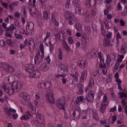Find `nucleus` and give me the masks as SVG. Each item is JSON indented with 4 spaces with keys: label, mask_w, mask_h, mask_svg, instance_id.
I'll list each match as a JSON object with an SVG mask.
<instances>
[{
    "label": "nucleus",
    "mask_w": 127,
    "mask_h": 127,
    "mask_svg": "<svg viewBox=\"0 0 127 127\" xmlns=\"http://www.w3.org/2000/svg\"><path fill=\"white\" fill-rule=\"evenodd\" d=\"M4 68L6 72L9 73L10 74H11V73H13V72L15 71V68L13 67L12 66L9 64H5Z\"/></svg>",
    "instance_id": "6e6552de"
},
{
    "label": "nucleus",
    "mask_w": 127,
    "mask_h": 127,
    "mask_svg": "<svg viewBox=\"0 0 127 127\" xmlns=\"http://www.w3.org/2000/svg\"><path fill=\"white\" fill-rule=\"evenodd\" d=\"M4 112H5V114L7 115L9 117H10L11 116V112L10 111V109H7L6 108H4Z\"/></svg>",
    "instance_id": "a18cd8bd"
},
{
    "label": "nucleus",
    "mask_w": 127,
    "mask_h": 127,
    "mask_svg": "<svg viewBox=\"0 0 127 127\" xmlns=\"http://www.w3.org/2000/svg\"><path fill=\"white\" fill-rule=\"evenodd\" d=\"M87 73L86 70H84L82 73L81 76L80 78V82H82V83L84 82V81L86 80V79H87Z\"/></svg>",
    "instance_id": "6ab92c4d"
},
{
    "label": "nucleus",
    "mask_w": 127,
    "mask_h": 127,
    "mask_svg": "<svg viewBox=\"0 0 127 127\" xmlns=\"http://www.w3.org/2000/svg\"><path fill=\"white\" fill-rule=\"evenodd\" d=\"M14 35H15V38H16V39H23L22 35H21L19 34L15 33Z\"/></svg>",
    "instance_id": "3c124183"
},
{
    "label": "nucleus",
    "mask_w": 127,
    "mask_h": 127,
    "mask_svg": "<svg viewBox=\"0 0 127 127\" xmlns=\"http://www.w3.org/2000/svg\"><path fill=\"white\" fill-rule=\"evenodd\" d=\"M97 54H98L97 51L92 50L91 53L88 54V56L90 58H96L97 57Z\"/></svg>",
    "instance_id": "b1692460"
},
{
    "label": "nucleus",
    "mask_w": 127,
    "mask_h": 127,
    "mask_svg": "<svg viewBox=\"0 0 127 127\" xmlns=\"http://www.w3.org/2000/svg\"><path fill=\"white\" fill-rule=\"evenodd\" d=\"M20 119L22 120H24V121H26V120H29V118L26 115V114H25L20 118Z\"/></svg>",
    "instance_id": "052dcab7"
},
{
    "label": "nucleus",
    "mask_w": 127,
    "mask_h": 127,
    "mask_svg": "<svg viewBox=\"0 0 127 127\" xmlns=\"http://www.w3.org/2000/svg\"><path fill=\"white\" fill-rule=\"evenodd\" d=\"M77 87L78 88V91L77 92L78 95H82L84 93V90H83V88H84V85L83 84L79 83H78Z\"/></svg>",
    "instance_id": "f3484780"
},
{
    "label": "nucleus",
    "mask_w": 127,
    "mask_h": 127,
    "mask_svg": "<svg viewBox=\"0 0 127 127\" xmlns=\"http://www.w3.org/2000/svg\"><path fill=\"white\" fill-rule=\"evenodd\" d=\"M6 42L7 45H8V46H10V47H14V42H13V41H12V40H11V39H7L6 40Z\"/></svg>",
    "instance_id": "2f4dec72"
},
{
    "label": "nucleus",
    "mask_w": 127,
    "mask_h": 127,
    "mask_svg": "<svg viewBox=\"0 0 127 127\" xmlns=\"http://www.w3.org/2000/svg\"><path fill=\"white\" fill-rule=\"evenodd\" d=\"M29 51L31 53H33V52L34 51V49H35V46H29Z\"/></svg>",
    "instance_id": "5fc2aeb1"
},
{
    "label": "nucleus",
    "mask_w": 127,
    "mask_h": 127,
    "mask_svg": "<svg viewBox=\"0 0 127 127\" xmlns=\"http://www.w3.org/2000/svg\"><path fill=\"white\" fill-rule=\"evenodd\" d=\"M30 15L31 16H33V17H36V15L37 14H36V12H35V8H31L30 9Z\"/></svg>",
    "instance_id": "f704fd0d"
},
{
    "label": "nucleus",
    "mask_w": 127,
    "mask_h": 127,
    "mask_svg": "<svg viewBox=\"0 0 127 127\" xmlns=\"http://www.w3.org/2000/svg\"><path fill=\"white\" fill-rule=\"evenodd\" d=\"M51 34V33H50V32H48L46 33V37L44 38V42H45V41H46V40H47V39H48V38H49V37H50V35Z\"/></svg>",
    "instance_id": "4d7b16f0"
},
{
    "label": "nucleus",
    "mask_w": 127,
    "mask_h": 127,
    "mask_svg": "<svg viewBox=\"0 0 127 127\" xmlns=\"http://www.w3.org/2000/svg\"><path fill=\"white\" fill-rule=\"evenodd\" d=\"M14 29H16V27L13 24H11L9 27H7L6 31V32L10 31L12 33H13V30H14Z\"/></svg>",
    "instance_id": "cd10ccee"
},
{
    "label": "nucleus",
    "mask_w": 127,
    "mask_h": 127,
    "mask_svg": "<svg viewBox=\"0 0 127 127\" xmlns=\"http://www.w3.org/2000/svg\"><path fill=\"white\" fill-rule=\"evenodd\" d=\"M106 108H107V105L106 104L102 103L101 106L100 107V111L102 114L105 113V110H106Z\"/></svg>",
    "instance_id": "ea45409f"
},
{
    "label": "nucleus",
    "mask_w": 127,
    "mask_h": 127,
    "mask_svg": "<svg viewBox=\"0 0 127 127\" xmlns=\"http://www.w3.org/2000/svg\"><path fill=\"white\" fill-rule=\"evenodd\" d=\"M113 35V33L111 32H109L108 34L106 35V38H108L109 39L112 38V36Z\"/></svg>",
    "instance_id": "0e129e2a"
},
{
    "label": "nucleus",
    "mask_w": 127,
    "mask_h": 127,
    "mask_svg": "<svg viewBox=\"0 0 127 127\" xmlns=\"http://www.w3.org/2000/svg\"><path fill=\"white\" fill-rule=\"evenodd\" d=\"M95 97V94L94 92L91 91L86 96V98L84 99L85 102H88V103H92L94 100V97Z\"/></svg>",
    "instance_id": "423d86ee"
},
{
    "label": "nucleus",
    "mask_w": 127,
    "mask_h": 127,
    "mask_svg": "<svg viewBox=\"0 0 127 127\" xmlns=\"http://www.w3.org/2000/svg\"><path fill=\"white\" fill-rule=\"evenodd\" d=\"M64 17L67 20L74 21L76 19L75 15H73L70 11H66L64 12Z\"/></svg>",
    "instance_id": "0eeeda50"
},
{
    "label": "nucleus",
    "mask_w": 127,
    "mask_h": 127,
    "mask_svg": "<svg viewBox=\"0 0 127 127\" xmlns=\"http://www.w3.org/2000/svg\"><path fill=\"white\" fill-rule=\"evenodd\" d=\"M92 117L94 120H99V117H98V111L97 110H93L92 111Z\"/></svg>",
    "instance_id": "7c9ffc66"
},
{
    "label": "nucleus",
    "mask_w": 127,
    "mask_h": 127,
    "mask_svg": "<svg viewBox=\"0 0 127 127\" xmlns=\"http://www.w3.org/2000/svg\"><path fill=\"white\" fill-rule=\"evenodd\" d=\"M95 2V0H86L85 1V4L87 8H90L92 3Z\"/></svg>",
    "instance_id": "393cba45"
},
{
    "label": "nucleus",
    "mask_w": 127,
    "mask_h": 127,
    "mask_svg": "<svg viewBox=\"0 0 127 127\" xmlns=\"http://www.w3.org/2000/svg\"><path fill=\"white\" fill-rule=\"evenodd\" d=\"M7 81L10 84H13V83H15V82H14V77L12 75H9L7 78Z\"/></svg>",
    "instance_id": "473e14b6"
},
{
    "label": "nucleus",
    "mask_w": 127,
    "mask_h": 127,
    "mask_svg": "<svg viewBox=\"0 0 127 127\" xmlns=\"http://www.w3.org/2000/svg\"><path fill=\"white\" fill-rule=\"evenodd\" d=\"M43 19L44 20H48V13H47V11L44 10L43 11Z\"/></svg>",
    "instance_id": "c03bdc74"
},
{
    "label": "nucleus",
    "mask_w": 127,
    "mask_h": 127,
    "mask_svg": "<svg viewBox=\"0 0 127 127\" xmlns=\"http://www.w3.org/2000/svg\"><path fill=\"white\" fill-rule=\"evenodd\" d=\"M85 32H86V33H90V32H91V27H90L89 26H85Z\"/></svg>",
    "instance_id": "6e6d98bb"
},
{
    "label": "nucleus",
    "mask_w": 127,
    "mask_h": 127,
    "mask_svg": "<svg viewBox=\"0 0 127 127\" xmlns=\"http://www.w3.org/2000/svg\"><path fill=\"white\" fill-rule=\"evenodd\" d=\"M127 44L126 43L123 44L121 49V54H124V55L127 54Z\"/></svg>",
    "instance_id": "412c9836"
},
{
    "label": "nucleus",
    "mask_w": 127,
    "mask_h": 127,
    "mask_svg": "<svg viewBox=\"0 0 127 127\" xmlns=\"http://www.w3.org/2000/svg\"><path fill=\"white\" fill-rule=\"evenodd\" d=\"M1 4L2 6H3V7H4V8H5L6 9H7V8H8V4H7V3L1 1Z\"/></svg>",
    "instance_id": "603ef678"
},
{
    "label": "nucleus",
    "mask_w": 127,
    "mask_h": 127,
    "mask_svg": "<svg viewBox=\"0 0 127 127\" xmlns=\"http://www.w3.org/2000/svg\"><path fill=\"white\" fill-rule=\"evenodd\" d=\"M80 111L77 110H74L72 113L73 118L75 120V121H78L80 119Z\"/></svg>",
    "instance_id": "ddd939ff"
},
{
    "label": "nucleus",
    "mask_w": 127,
    "mask_h": 127,
    "mask_svg": "<svg viewBox=\"0 0 127 127\" xmlns=\"http://www.w3.org/2000/svg\"><path fill=\"white\" fill-rule=\"evenodd\" d=\"M94 84H95V80H94L93 79H91L90 80L89 86L90 87H91V86H93V85H94Z\"/></svg>",
    "instance_id": "bf43d9fd"
},
{
    "label": "nucleus",
    "mask_w": 127,
    "mask_h": 127,
    "mask_svg": "<svg viewBox=\"0 0 127 127\" xmlns=\"http://www.w3.org/2000/svg\"><path fill=\"white\" fill-rule=\"evenodd\" d=\"M79 67L82 68V69H85L88 66V62L85 60H82L81 61L80 63H79Z\"/></svg>",
    "instance_id": "aec40b11"
},
{
    "label": "nucleus",
    "mask_w": 127,
    "mask_h": 127,
    "mask_svg": "<svg viewBox=\"0 0 127 127\" xmlns=\"http://www.w3.org/2000/svg\"><path fill=\"white\" fill-rule=\"evenodd\" d=\"M92 17L90 14H87L85 15V21L87 22H90L92 20Z\"/></svg>",
    "instance_id": "37998d69"
},
{
    "label": "nucleus",
    "mask_w": 127,
    "mask_h": 127,
    "mask_svg": "<svg viewBox=\"0 0 127 127\" xmlns=\"http://www.w3.org/2000/svg\"><path fill=\"white\" fill-rule=\"evenodd\" d=\"M111 61H112V59H111V56H110V55H107L106 62L105 63V65L106 64H107L108 66H110V64H111Z\"/></svg>",
    "instance_id": "4c0bfd02"
},
{
    "label": "nucleus",
    "mask_w": 127,
    "mask_h": 127,
    "mask_svg": "<svg viewBox=\"0 0 127 127\" xmlns=\"http://www.w3.org/2000/svg\"><path fill=\"white\" fill-rule=\"evenodd\" d=\"M46 1H47V0H40V4L43 8L46 7V5L45 4Z\"/></svg>",
    "instance_id": "58836bf2"
},
{
    "label": "nucleus",
    "mask_w": 127,
    "mask_h": 127,
    "mask_svg": "<svg viewBox=\"0 0 127 127\" xmlns=\"http://www.w3.org/2000/svg\"><path fill=\"white\" fill-rule=\"evenodd\" d=\"M58 34L59 35V38H60V40L61 41H63V40L64 39V40L66 39H65V35H64V33H63L62 32V31H59L58 32Z\"/></svg>",
    "instance_id": "a878e982"
},
{
    "label": "nucleus",
    "mask_w": 127,
    "mask_h": 127,
    "mask_svg": "<svg viewBox=\"0 0 127 127\" xmlns=\"http://www.w3.org/2000/svg\"><path fill=\"white\" fill-rule=\"evenodd\" d=\"M36 118L38 124L42 125V124L44 123V117L42 115L37 114Z\"/></svg>",
    "instance_id": "f8f14e48"
},
{
    "label": "nucleus",
    "mask_w": 127,
    "mask_h": 127,
    "mask_svg": "<svg viewBox=\"0 0 127 127\" xmlns=\"http://www.w3.org/2000/svg\"><path fill=\"white\" fill-rule=\"evenodd\" d=\"M51 87V83L42 82L38 85V87L41 89H48L46 92V99L48 103L53 105L55 103V99H54V96L53 95V91L50 89Z\"/></svg>",
    "instance_id": "f257e3e1"
},
{
    "label": "nucleus",
    "mask_w": 127,
    "mask_h": 127,
    "mask_svg": "<svg viewBox=\"0 0 127 127\" xmlns=\"http://www.w3.org/2000/svg\"><path fill=\"white\" fill-rule=\"evenodd\" d=\"M37 21L39 24H43V19H42V16H41V15L38 14L37 16Z\"/></svg>",
    "instance_id": "c85d7f7f"
},
{
    "label": "nucleus",
    "mask_w": 127,
    "mask_h": 127,
    "mask_svg": "<svg viewBox=\"0 0 127 127\" xmlns=\"http://www.w3.org/2000/svg\"><path fill=\"white\" fill-rule=\"evenodd\" d=\"M68 42L69 44H73L74 43V41L73 40V38L69 37L68 38Z\"/></svg>",
    "instance_id": "13d9d810"
},
{
    "label": "nucleus",
    "mask_w": 127,
    "mask_h": 127,
    "mask_svg": "<svg viewBox=\"0 0 127 127\" xmlns=\"http://www.w3.org/2000/svg\"><path fill=\"white\" fill-rule=\"evenodd\" d=\"M28 46H35V42L33 40H29L28 42Z\"/></svg>",
    "instance_id": "49530a36"
},
{
    "label": "nucleus",
    "mask_w": 127,
    "mask_h": 127,
    "mask_svg": "<svg viewBox=\"0 0 127 127\" xmlns=\"http://www.w3.org/2000/svg\"><path fill=\"white\" fill-rule=\"evenodd\" d=\"M119 95H120V98L122 100L123 98H127V95L125 92H119Z\"/></svg>",
    "instance_id": "09e8293b"
},
{
    "label": "nucleus",
    "mask_w": 127,
    "mask_h": 127,
    "mask_svg": "<svg viewBox=\"0 0 127 127\" xmlns=\"http://www.w3.org/2000/svg\"><path fill=\"white\" fill-rule=\"evenodd\" d=\"M23 84L20 82L16 81L14 82L13 84H11V89L9 88V87L7 86L5 84H1V87L2 89H3L4 92L8 94L10 96L13 95V94H16L20 91Z\"/></svg>",
    "instance_id": "f03ea898"
},
{
    "label": "nucleus",
    "mask_w": 127,
    "mask_h": 127,
    "mask_svg": "<svg viewBox=\"0 0 127 127\" xmlns=\"http://www.w3.org/2000/svg\"><path fill=\"white\" fill-rule=\"evenodd\" d=\"M57 15H58L57 13H54L52 15V20L53 23H55V25L58 26V25H59V22L56 21V17H57Z\"/></svg>",
    "instance_id": "a211bd4d"
},
{
    "label": "nucleus",
    "mask_w": 127,
    "mask_h": 127,
    "mask_svg": "<svg viewBox=\"0 0 127 127\" xmlns=\"http://www.w3.org/2000/svg\"><path fill=\"white\" fill-rule=\"evenodd\" d=\"M66 0V2L65 4V6L66 8H69V6L70 4H71V3H70V0Z\"/></svg>",
    "instance_id": "e2e57ef3"
},
{
    "label": "nucleus",
    "mask_w": 127,
    "mask_h": 127,
    "mask_svg": "<svg viewBox=\"0 0 127 127\" xmlns=\"http://www.w3.org/2000/svg\"><path fill=\"white\" fill-rule=\"evenodd\" d=\"M56 104L58 109L65 111V100L64 98H60L56 100Z\"/></svg>",
    "instance_id": "39448f33"
},
{
    "label": "nucleus",
    "mask_w": 127,
    "mask_h": 127,
    "mask_svg": "<svg viewBox=\"0 0 127 127\" xmlns=\"http://www.w3.org/2000/svg\"><path fill=\"white\" fill-rule=\"evenodd\" d=\"M72 2L75 7H78L80 5V1L79 0H73Z\"/></svg>",
    "instance_id": "79ce46f5"
},
{
    "label": "nucleus",
    "mask_w": 127,
    "mask_h": 127,
    "mask_svg": "<svg viewBox=\"0 0 127 127\" xmlns=\"http://www.w3.org/2000/svg\"><path fill=\"white\" fill-rule=\"evenodd\" d=\"M14 16L18 18L20 17V13H18V12H15L14 13Z\"/></svg>",
    "instance_id": "338daca9"
},
{
    "label": "nucleus",
    "mask_w": 127,
    "mask_h": 127,
    "mask_svg": "<svg viewBox=\"0 0 127 127\" xmlns=\"http://www.w3.org/2000/svg\"><path fill=\"white\" fill-rule=\"evenodd\" d=\"M5 41L4 40H0V46H1L5 51H7V47Z\"/></svg>",
    "instance_id": "5701e85b"
},
{
    "label": "nucleus",
    "mask_w": 127,
    "mask_h": 127,
    "mask_svg": "<svg viewBox=\"0 0 127 127\" xmlns=\"http://www.w3.org/2000/svg\"><path fill=\"white\" fill-rule=\"evenodd\" d=\"M104 1L103 0H95V3H98V4H101L103 3Z\"/></svg>",
    "instance_id": "69168bd1"
},
{
    "label": "nucleus",
    "mask_w": 127,
    "mask_h": 127,
    "mask_svg": "<svg viewBox=\"0 0 127 127\" xmlns=\"http://www.w3.org/2000/svg\"><path fill=\"white\" fill-rule=\"evenodd\" d=\"M98 58L100 59V63L99 64L100 68H106V64L103 57H102V53L99 52L98 53Z\"/></svg>",
    "instance_id": "1a4fd4ad"
},
{
    "label": "nucleus",
    "mask_w": 127,
    "mask_h": 127,
    "mask_svg": "<svg viewBox=\"0 0 127 127\" xmlns=\"http://www.w3.org/2000/svg\"><path fill=\"white\" fill-rule=\"evenodd\" d=\"M90 15L93 18L95 17V16H96V10H95L94 9H91Z\"/></svg>",
    "instance_id": "864d4df0"
},
{
    "label": "nucleus",
    "mask_w": 127,
    "mask_h": 127,
    "mask_svg": "<svg viewBox=\"0 0 127 127\" xmlns=\"http://www.w3.org/2000/svg\"><path fill=\"white\" fill-rule=\"evenodd\" d=\"M93 35L94 36H97L98 35V30L96 29H93Z\"/></svg>",
    "instance_id": "774afa93"
},
{
    "label": "nucleus",
    "mask_w": 127,
    "mask_h": 127,
    "mask_svg": "<svg viewBox=\"0 0 127 127\" xmlns=\"http://www.w3.org/2000/svg\"><path fill=\"white\" fill-rule=\"evenodd\" d=\"M70 76H71V78H72L73 81L72 82V84L74 83V81H77L78 80V76L74 74H70Z\"/></svg>",
    "instance_id": "de8ad7c7"
},
{
    "label": "nucleus",
    "mask_w": 127,
    "mask_h": 127,
    "mask_svg": "<svg viewBox=\"0 0 127 127\" xmlns=\"http://www.w3.org/2000/svg\"><path fill=\"white\" fill-rule=\"evenodd\" d=\"M26 30L30 32L34 31V23L32 22H29L26 26Z\"/></svg>",
    "instance_id": "9b49d317"
},
{
    "label": "nucleus",
    "mask_w": 127,
    "mask_h": 127,
    "mask_svg": "<svg viewBox=\"0 0 127 127\" xmlns=\"http://www.w3.org/2000/svg\"><path fill=\"white\" fill-rule=\"evenodd\" d=\"M81 44L83 47H86L88 45V39L82 38L81 39Z\"/></svg>",
    "instance_id": "72a5a7b5"
},
{
    "label": "nucleus",
    "mask_w": 127,
    "mask_h": 127,
    "mask_svg": "<svg viewBox=\"0 0 127 127\" xmlns=\"http://www.w3.org/2000/svg\"><path fill=\"white\" fill-rule=\"evenodd\" d=\"M84 99L85 98H84V96H83L77 97L75 101L76 104L79 105V104H80V102L82 103L83 101H85Z\"/></svg>",
    "instance_id": "bb28decb"
},
{
    "label": "nucleus",
    "mask_w": 127,
    "mask_h": 127,
    "mask_svg": "<svg viewBox=\"0 0 127 127\" xmlns=\"http://www.w3.org/2000/svg\"><path fill=\"white\" fill-rule=\"evenodd\" d=\"M29 32H26L25 29H22L21 31H20V34H25V35H28V34H29Z\"/></svg>",
    "instance_id": "8fccbe9b"
},
{
    "label": "nucleus",
    "mask_w": 127,
    "mask_h": 127,
    "mask_svg": "<svg viewBox=\"0 0 127 127\" xmlns=\"http://www.w3.org/2000/svg\"><path fill=\"white\" fill-rule=\"evenodd\" d=\"M75 28L77 30V31L79 32L83 31L82 29V25L80 23H77L75 24Z\"/></svg>",
    "instance_id": "c9c22d12"
},
{
    "label": "nucleus",
    "mask_w": 127,
    "mask_h": 127,
    "mask_svg": "<svg viewBox=\"0 0 127 127\" xmlns=\"http://www.w3.org/2000/svg\"><path fill=\"white\" fill-rule=\"evenodd\" d=\"M75 12L77 14H79V15H83L84 14V11L83 9L79 6L76 7L75 8Z\"/></svg>",
    "instance_id": "4be33fe9"
},
{
    "label": "nucleus",
    "mask_w": 127,
    "mask_h": 127,
    "mask_svg": "<svg viewBox=\"0 0 127 127\" xmlns=\"http://www.w3.org/2000/svg\"><path fill=\"white\" fill-rule=\"evenodd\" d=\"M100 70H98L95 72H94L92 73V77L95 78V79H97L100 77Z\"/></svg>",
    "instance_id": "e433bc0d"
},
{
    "label": "nucleus",
    "mask_w": 127,
    "mask_h": 127,
    "mask_svg": "<svg viewBox=\"0 0 127 127\" xmlns=\"http://www.w3.org/2000/svg\"><path fill=\"white\" fill-rule=\"evenodd\" d=\"M25 67L26 72L32 74L33 78H39L40 77L41 73L36 69L35 66L33 64H26Z\"/></svg>",
    "instance_id": "7ed1b4c3"
},
{
    "label": "nucleus",
    "mask_w": 127,
    "mask_h": 127,
    "mask_svg": "<svg viewBox=\"0 0 127 127\" xmlns=\"http://www.w3.org/2000/svg\"><path fill=\"white\" fill-rule=\"evenodd\" d=\"M37 21L39 24H43V19H42V16H41V15L38 14L37 16Z\"/></svg>",
    "instance_id": "c756f323"
},
{
    "label": "nucleus",
    "mask_w": 127,
    "mask_h": 127,
    "mask_svg": "<svg viewBox=\"0 0 127 127\" xmlns=\"http://www.w3.org/2000/svg\"><path fill=\"white\" fill-rule=\"evenodd\" d=\"M18 95L20 98H22L26 102H28L30 99V96L25 92H20Z\"/></svg>",
    "instance_id": "9d476101"
},
{
    "label": "nucleus",
    "mask_w": 127,
    "mask_h": 127,
    "mask_svg": "<svg viewBox=\"0 0 127 127\" xmlns=\"http://www.w3.org/2000/svg\"><path fill=\"white\" fill-rule=\"evenodd\" d=\"M40 69L41 71H43V72H46V71H48V70H49V66L47 65V64L46 63H43L41 64Z\"/></svg>",
    "instance_id": "2eb2a0df"
},
{
    "label": "nucleus",
    "mask_w": 127,
    "mask_h": 127,
    "mask_svg": "<svg viewBox=\"0 0 127 127\" xmlns=\"http://www.w3.org/2000/svg\"><path fill=\"white\" fill-rule=\"evenodd\" d=\"M59 55H58V58L59 60H63V56L62 55V53H63V52L62 51V49H59Z\"/></svg>",
    "instance_id": "a19ab883"
},
{
    "label": "nucleus",
    "mask_w": 127,
    "mask_h": 127,
    "mask_svg": "<svg viewBox=\"0 0 127 127\" xmlns=\"http://www.w3.org/2000/svg\"><path fill=\"white\" fill-rule=\"evenodd\" d=\"M114 40L112 41L110 40V39L106 38L103 41V45L106 46V47H110V46H113V42Z\"/></svg>",
    "instance_id": "4468645a"
},
{
    "label": "nucleus",
    "mask_w": 127,
    "mask_h": 127,
    "mask_svg": "<svg viewBox=\"0 0 127 127\" xmlns=\"http://www.w3.org/2000/svg\"><path fill=\"white\" fill-rule=\"evenodd\" d=\"M107 100H108V96H107V95H104V97H103V101L102 102V104H106Z\"/></svg>",
    "instance_id": "680f3d73"
},
{
    "label": "nucleus",
    "mask_w": 127,
    "mask_h": 127,
    "mask_svg": "<svg viewBox=\"0 0 127 127\" xmlns=\"http://www.w3.org/2000/svg\"><path fill=\"white\" fill-rule=\"evenodd\" d=\"M62 42V45L64 49H65V50L67 52H70V51H71V49L70 48V46L68 45V43L66 42L65 40L64 39Z\"/></svg>",
    "instance_id": "dca6fc26"
},
{
    "label": "nucleus",
    "mask_w": 127,
    "mask_h": 127,
    "mask_svg": "<svg viewBox=\"0 0 127 127\" xmlns=\"http://www.w3.org/2000/svg\"><path fill=\"white\" fill-rule=\"evenodd\" d=\"M40 49L42 56L40 55V52L38 51L35 57L34 62L36 65H39L43 61V58H44V47H43V45H40Z\"/></svg>",
    "instance_id": "20e7f679"
}]
</instances>
